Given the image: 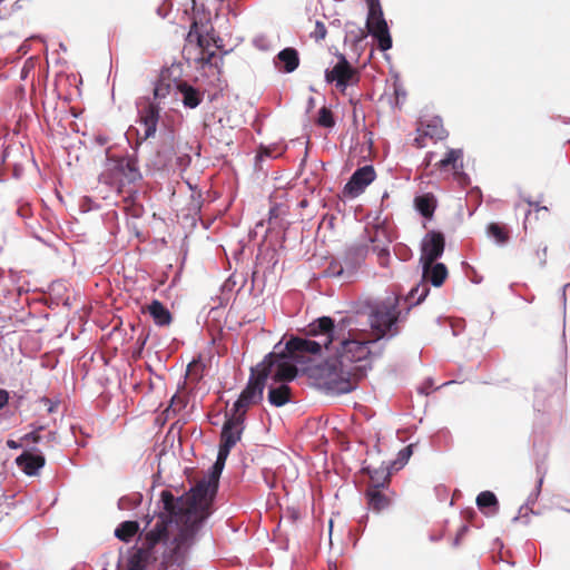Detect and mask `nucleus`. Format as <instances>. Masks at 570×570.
Segmentation results:
<instances>
[{
  "mask_svg": "<svg viewBox=\"0 0 570 570\" xmlns=\"http://www.w3.org/2000/svg\"><path fill=\"white\" fill-rule=\"evenodd\" d=\"M356 313V322L347 326L343 335L337 337L330 352L320 365H312L305 370V375L312 384L328 396L347 394L357 389L358 382L366 377L372 370L371 360L379 358L385 347V343L379 334L365 337V328L361 317L364 313Z\"/></svg>",
  "mask_w": 570,
  "mask_h": 570,
  "instance_id": "1",
  "label": "nucleus"
},
{
  "mask_svg": "<svg viewBox=\"0 0 570 570\" xmlns=\"http://www.w3.org/2000/svg\"><path fill=\"white\" fill-rule=\"evenodd\" d=\"M219 484L203 478L194 487L189 494L175 497L169 490H161L157 502L158 519L175 522L170 528L178 537L183 546L193 547L196 535L205 521L213 513V503L217 495Z\"/></svg>",
  "mask_w": 570,
  "mask_h": 570,
  "instance_id": "2",
  "label": "nucleus"
},
{
  "mask_svg": "<svg viewBox=\"0 0 570 570\" xmlns=\"http://www.w3.org/2000/svg\"><path fill=\"white\" fill-rule=\"evenodd\" d=\"M338 318L321 316L308 324L305 335L292 336L285 344L283 354L299 361L302 373L312 365H320L330 352L333 344L347 326L355 324L356 313H340Z\"/></svg>",
  "mask_w": 570,
  "mask_h": 570,
  "instance_id": "3",
  "label": "nucleus"
},
{
  "mask_svg": "<svg viewBox=\"0 0 570 570\" xmlns=\"http://www.w3.org/2000/svg\"><path fill=\"white\" fill-rule=\"evenodd\" d=\"M175 527L170 520L165 521L163 517L157 519L154 527L139 539L140 543L132 547L126 570H147L159 557V570H184L191 547L183 546L179 537L170 530Z\"/></svg>",
  "mask_w": 570,
  "mask_h": 570,
  "instance_id": "4",
  "label": "nucleus"
},
{
  "mask_svg": "<svg viewBox=\"0 0 570 570\" xmlns=\"http://www.w3.org/2000/svg\"><path fill=\"white\" fill-rule=\"evenodd\" d=\"M416 297L417 295L406 299V296L402 298L392 293L384 299L367 304L364 312L365 324L370 325L374 334H379L380 340H392L400 334L399 323L406 318Z\"/></svg>",
  "mask_w": 570,
  "mask_h": 570,
  "instance_id": "5",
  "label": "nucleus"
},
{
  "mask_svg": "<svg viewBox=\"0 0 570 570\" xmlns=\"http://www.w3.org/2000/svg\"><path fill=\"white\" fill-rule=\"evenodd\" d=\"M299 361H295L282 352H269L263 358V366L268 370L267 401L275 407L292 402L289 383L302 373Z\"/></svg>",
  "mask_w": 570,
  "mask_h": 570,
  "instance_id": "6",
  "label": "nucleus"
},
{
  "mask_svg": "<svg viewBox=\"0 0 570 570\" xmlns=\"http://www.w3.org/2000/svg\"><path fill=\"white\" fill-rule=\"evenodd\" d=\"M136 108L137 121L145 127L144 135L140 137L138 129L131 126L126 132V137L127 140H129L130 135L135 134L137 136L136 142L130 145V147L138 150L142 141L155 137L160 119V107L159 102H156L150 97L145 96L136 100ZM128 142L130 144V141Z\"/></svg>",
  "mask_w": 570,
  "mask_h": 570,
  "instance_id": "7",
  "label": "nucleus"
},
{
  "mask_svg": "<svg viewBox=\"0 0 570 570\" xmlns=\"http://www.w3.org/2000/svg\"><path fill=\"white\" fill-rule=\"evenodd\" d=\"M202 28L203 29L200 30L197 20H193L186 37L188 42H196L197 48L200 49L199 56L195 58V61L199 63L202 68L214 67L218 72H220V67L223 66V57H217L214 51H206V49L209 47V41L205 38V36L213 40V43L217 49L223 47V40L219 37L214 36L213 27L208 28L207 26H202Z\"/></svg>",
  "mask_w": 570,
  "mask_h": 570,
  "instance_id": "8",
  "label": "nucleus"
},
{
  "mask_svg": "<svg viewBox=\"0 0 570 570\" xmlns=\"http://www.w3.org/2000/svg\"><path fill=\"white\" fill-rule=\"evenodd\" d=\"M268 381V370L263 366V361L257 364L256 371L252 373L246 386L243 389L232 410L237 413H245L250 405L258 404L263 400L264 390Z\"/></svg>",
  "mask_w": 570,
  "mask_h": 570,
  "instance_id": "9",
  "label": "nucleus"
},
{
  "mask_svg": "<svg viewBox=\"0 0 570 570\" xmlns=\"http://www.w3.org/2000/svg\"><path fill=\"white\" fill-rule=\"evenodd\" d=\"M422 268V279L415 286H413L406 295L407 298L416 299L413 305L421 304L430 293V286L441 287L446 279L449 272L445 264L438 261L434 262H420Z\"/></svg>",
  "mask_w": 570,
  "mask_h": 570,
  "instance_id": "10",
  "label": "nucleus"
},
{
  "mask_svg": "<svg viewBox=\"0 0 570 570\" xmlns=\"http://www.w3.org/2000/svg\"><path fill=\"white\" fill-rule=\"evenodd\" d=\"M367 6V27L372 38L376 41L377 48L385 52L393 46L387 21L380 0H365Z\"/></svg>",
  "mask_w": 570,
  "mask_h": 570,
  "instance_id": "11",
  "label": "nucleus"
},
{
  "mask_svg": "<svg viewBox=\"0 0 570 570\" xmlns=\"http://www.w3.org/2000/svg\"><path fill=\"white\" fill-rule=\"evenodd\" d=\"M368 254L366 244L350 246L343 256V263L332 262L328 266L330 274L335 277L351 278Z\"/></svg>",
  "mask_w": 570,
  "mask_h": 570,
  "instance_id": "12",
  "label": "nucleus"
},
{
  "mask_svg": "<svg viewBox=\"0 0 570 570\" xmlns=\"http://www.w3.org/2000/svg\"><path fill=\"white\" fill-rule=\"evenodd\" d=\"M376 173L373 165L358 167L348 178L343 187V195L346 198L358 197L366 187L375 179Z\"/></svg>",
  "mask_w": 570,
  "mask_h": 570,
  "instance_id": "13",
  "label": "nucleus"
},
{
  "mask_svg": "<svg viewBox=\"0 0 570 570\" xmlns=\"http://www.w3.org/2000/svg\"><path fill=\"white\" fill-rule=\"evenodd\" d=\"M245 413H237L233 410L226 413L225 422L220 431V444L232 449L237 444L245 429Z\"/></svg>",
  "mask_w": 570,
  "mask_h": 570,
  "instance_id": "14",
  "label": "nucleus"
},
{
  "mask_svg": "<svg viewBox=\"0 0 570 570\" xmlns=\"http://www.w3.org/2000/svg\"><path fill=\"white\" fill-rule=\"evenodd\" d=\"M445 248V236L440 230H430L421 242L420 262H434L442 257Z\"/></svg>",
  "mask_w": 570,
  "mask_h": 570,
  "instance_id": "15",
  "label": "nucleus"
},
{
  "mask_svg": "<svg viewBox=\"0 0 570 570\" xmlns=\"http://www.w3.org/2000/svg\"><path fill=\"white\" fill-rule=\"evenodd\" d=\"M16 464L26 475L35 476L45 466L46 458L38 446L31 445L16 458Z\"/></svg>",
  "mask_w": 570,
  "mask_h": 570,
  "instance_id": "16",
  "label": "nucleus"
},
{
  "mask_svg": "<svg viewBox=\"0 0 570 570\" xmlns=\"http://www.w3.org/2000/svg\"><path fill=\"white\" fill-rule=\"evenodd\" d=\"M132 150L134 154L131 155L109 158V160L114 163V169L118 171L128 184H136L142 179V174L138 166V150Z\"/></svg>",
  "mask_w": 570,
  "mask_h": 570,
  "instance_id": "17",
  "label": "nucleus"
},
{
  "mask_svg": "<svg viewBox=\"0 0 570 570\" xmlns=\"http://www.w3.org/2000/svg\"><path fill=\"white\" fill-rule=\"evenodd\" d=\"M542 463H543V461L541 463L537 461V473H538L539 478H538L535 488L528 495L524 504H522L520 507L519 513H518V515H515L512 519V522H517L522 519L524 524H529V522H530L529 513H534L533 510L530 508V505H533L538 501V498L541 493V488L543 484V479H544L546 472L542 470Z\"/></svg>",
  "mask_w": 570,
  "mask_h": 570,
  "instance_id": "18",
  "label": "nucleus"
},
{
  "mask_svg": "<svg viewBox=\"0 0 570 570\" xmlns=\"http://www.w3.org/2000/svg\"><path fill=\"white\" fill-rule=\"evenodd\" d=\"M361 472L368 476L370 484L367 489H376V488H386L389 489L392 469L384 464V462L379 468H373L371 465H363Z\"/></svg>",
  "mask_w": 570,
  "mask_h": 570,
  "instance_id": "19",
  "label": "nucleus"
},
{
  "mask_svg": "<svg viewBox=\"0 0 570 570\" xmlns=\"http://www.w3.org/2000/svg\"><path fill=\"white\" fill-rule=\"evenodd\" d=\"M274 65L281 72L291 73L299 66V53L295 48L286 47L275 56Z\"/></svg>",
  "mask_w": 570,
  "mask_h": 570,
  "instance_id": "20",
  "label": "nucleus"
},
{
  "mask_svg": "<svg viewBox=\"0 0 570 570\" xmlns=\"http://www.w3.org/2000/svg\"><path fill=\"white\" fill-rule=\"evenodd\" d=\"M177 90L181 95V102L185 108L195 109L204 99V92L187 81H179Z\"/></svg>",
  "mask_w": 570,
  "mask_h": 570,
  "instance_id": "21",
  "label": "nucleus"
},
{
  "mask_svg": "<svg viewBox=\"0 0 570 570\" xmlns=\"http://www.w3.org/2000/svg\"><path fill=\"white\" fill-rule=\"evenodd\" d=\"M413 204L424 219L431 220L438 207V199L432 193H423L414 197Z\"/></svg>",
  "mask_w": 570,
  "mask_h": 570,
  "instance_id": "22",
  "label": "nucleus"
},
{
  "mask_svg": "<svg viewBox=\"0 0 570 570\" xmlns=\"http://www.w3.org/2000/svg\"><path fill=\"white\" fill-rule=\"evenodd\" d=\"M475 503L478 509L485 517L497 515L500 509V503L495 493L490 490L480 492L475 499Z\"/></svg>",
  "mask_w": 570,
  "mask_h": 570,
  "instance_id": "23",
  "label": "nucleus"
},
{
  "mask_svg": "<svg viewBox=\"0 0 570 570\" xmlns=\"http://www.w3.org/2000/svg\"><path fill=\"white\" fill-rule=\"evenodd\" d=\"M383 489L384 488L366 489L364 492L367 508L374 513H381L391 505L390 498L382 492Z\"/></svg>",
  "mask_w": 570,
  "mask_h": 570,
  "instance_id": "24",
  "label": "nucleus"
},
{
  "mask_svg": "<svg viewBox=\"0 0 570 570\" xmlns=\"http://www.w3.org/2000/svg\"><path fill=\"white\" fill-rule=\"evenodd\" d=\"M142 312H147L157 326H167L173 320L169 309L158 299H153Z\"/></svg>",
  "mask_w": 570,
  "mask_h": 570,
  "instance_id": "25",
  "label": "nucleus"
},
{
  "mask_svg": "<svg viewBox=\"0 0 570 570\" xmlns=\"http://www.w3.org/2000/svg\"><path fill=\"white\" fill-rule=\"evenodd\" d=\"M173 139L170 136L169 140H163L157 149L155 163L159 168L168 167L176 155Z\"/></svg>",
  "mask_w": 570,
  "mask_h": 570,
  "instance_id": "26",
  "label": "nucleus"
},
{
  "mask_svg": "<svg viewBox=\"0 0 570 570\" xmlns=\"http://www.w3.org/2000/svg\"><path fill=\"white\" fill-rule=\"evenodd\" d=\"M140 531V523L137 520H126L120 522L115 529V537L122 542H130Z\"/></svg>",
  "mask_w": 570,
  "mask_h": 570,
  "instance_id": "27",
  "label": "nucleus"
},
{
  "mask_svg": "<svg viewBox=\"0 0 570 570\" xmlns=\"http://www.w3.org/2000/svg\"><path fill=\"white\" fill-rule=\"evenodd\" d=\"M487 235L494 240L498 246H504L510 239V230L500 223H490L487 226Z\"/></svg>",
  "mask_w": 570,
  "mask_h": 570,
  "instance_id": "28",
  "label": "nucleus"
},
{
  "mask_svg": "<svg viewBox=\"0 0 570 570\" xmlns=\"http://www.w3.org/2000/svg\"><path fill=\"white\" fill-rule=\"evenodd\" d=\"M425 128L426 130L424 131V135L429 136L430 138L442 140L448 137V131L443 127V120L439 116H435L432 119H430L425 124Z\"/></svg>",
  "mask_w": 570,
  "mask_h": 570,
  "instance_id": "29",
  "label": "nucleus"
},
{
  "mask_svg": "<svg viewBox=\"0 0 570 570\" xmlns=\"http://www.w3.org/2000/svg\"><path fill=\"white\" fill-rule=\"evenodd\" d=\"M463 157V150L460 148H451L448 150V153L444 155V157L439 160L436 166L439 169H445L448 167H451L453 170L460 166V163H462Z\"/></svg>",
  "mask_w": 570,
  "mask_h": 570,
  "instance_id": "30",
  "label": "nucleus"
},
{
  "mask_svg": "<svg viewBox=\"0 0 570 570\" xmlns=\"http://www.w3.org/2000/svg\"><path fill=\"white\" fill-rule=\"evenodd\" d=\"M315 122L317 126L327 128V129H332L336 125L334 114L331 110V108L327 106H323L318 109Z\"/></svg>",
  "mask_w": 570,
  "mask_h": 570,
  "instance_id": "31",
  "label": "nucleus"
},
{
  "mask_svg": "<svg viewBox=\"0 0 570 570\" xmlns=\"http://www.w3.org/2000/svg\"><path fill=\"white\" fill-rule=\"evenodd\" d=\"M142 502V494L139 492H134L127 495H122L118 500V508L120 510H132L140 505Z\"/></svg>",
  "mask_w": 570,
  "mask_h": 570,
  "instance_id": "32",
  "label": "nucleus"
},
{
  "mask_svg": "<svg viewBox=\"0 0 570 570\" xmlns=\"http://www.w3.org/2000/svg\"><path fill=\"white\" fill-rule=\"evenodd\" d=\"M412 454L413 444H409L399 451L396 459L390 462L389 466L392 469V471L402 469L407 463Z\"/></svg>",
  "mask_w": 570,
  "mask_h": 570,
  "instance_id": "33",
  "label": "nucleus"
},
{
  "mask_svg": "<svg viewBox=\"0 0 570 570\" xmlns=\"http://www.w3.org/2000/svg\"><path fill=\"white\" fill-rule=\"evenodd\" d=\"M256 259L266 263L267 268L273 271L279 261V255L275 247H267L264 252L258 253Z\"/></svg>",
  "mask_w": 570,
  "mask_h": 570,
  "instance_id": "34",
  "label": "nucleus"
},
{
  "mask_svg": "<svg viewBox=\"0 0 570 570\" xmlns=\"http://www.w3.org/2000/svg\"><path fill=\"white\" fill-rule=\"evenodd\" d=\"M453 177L463 188L471 185L470 176L463 170V163H460V166L453 170Z\"/></svg>",
  "mask_w": 570,
  "mask_h": 570,
  "instance_id": "35",
  "label": "nucleus"
},
{
  "mask_svg": "<svg viewBox=\"0 0 570 570\" xmlns=\"http://www.w3.org/2000/svg\"><path fill=\"white\" fill-rule=\"evenodd\" d=\"M169 88L170 86L167 85V83H164L163 81H157L154 86V90H153V95L154 97L151 98L154 101L157 102V100H161L164 99L168 94H169Z\"/></svg>",
  "mask_w": 570,
  "mask_h": 570,
  "instance_id": "36",
  "label": "nucleus"
},
{
  "mask_svg": "<svg viewBox=\"0 0 570 570\" xmlns=\"http://www.w3.org/2000/svg\"><path fill=\"white\" fill-rule=\"evenodd\" d=\"M223 471H224V466L220 465L219 463L214 462L210 465V468L208 469L207 474L204 478L219 484V479H220Z\"/></svg>",
  "mask_w": 570,
  "mask_h": 570,
  "instance_id": "37",
  "label": "nucleus"
},
{
  "mask_svg": "<svg viewBox=\"0 0 570 570\" xmlns=\"http://www.w3.org/2000/svg\"><path fill=\"white\" fill-rule=\"evenodd\" d=\"M394 254L402 262H406L412 257L411 248L404 244H397L394 247Z\"/></svg>",
  "mask_w": 570,
  "mask_h": 570,
  "instance_id": "38",
  "label": "nucleus"
},
{
  "mask_svg": "<svg viewBox=\"0 0 570 570\" xmlns=\"http://www.w3.org/2000/svg\"><path fill=\"white\" fill-rule=\"evenodd\" d=\"M42 443L46 448H55L60 443L57 431H48L42 435Z\"/></svg>",
  "mask_w": 570,
  "mask_h": 570,
  "instance_id": "39",
  "label": "nucleus"
},
{
  "mask_svg": "<svg viewBox=\"0 0 570 570\" xmlns=\"http://www.w3.org/2000/svg\"><path fill=\"white\" fill-rule=\"evenodd\" d=\"M373 250L377 252V257L380 261L381 266L386 267L390 262V249L387 246L377 247L374 246Z\"/></svg>",
  "mask_w": 570,
  "mask_h": 570,
  "instance_id": "40",
  "label": "nucleus"
},
{
  "mask_svg": "<svg viewBox=\"0 0 570 570\" xmlns=\"http://www.w3.org/2000/svg\"><path fill=\"white\" fill-rule=\"evenodd\" d=\"M343 81L347 82L348 86L356 85L360 81V76L356 71V69L352 66L348 67V71H345V73L342 76Z\"/></svg>",
  "mask_w": 570,
  "mask_h": 570,
  "instance_id": "41",
  "label": "nucleus"
},
{
  "mask_svg": "<svg viewBox=\"0 0 570 570\" xmlns=\"http://www.w3.org/2000/svg\"><path fill=\"white\" fill-rule=\"evenodd\" d=\"M271 157V151L267 148H262L255 156V169L262 171L264 160Z\"/></svg>",
  "mask_w": 570,
  "mask_h": 570,
  "instance_id": "42",
  "label": "nucleus"
},
{
  "mask_svg": "<svg viewBox=\"0 0 570 570\" xmlns=\"http://www.w3.org/2000/svg\"><path fill=\"white\" fill-rule=\"evenodd\" d=\"M230 450H232V448L223 445V444L219 443L218 452H217V456H216L215 462L219 463L220 465H223L225 468L226 460H227V458H228V455L230 453Z\"/></svg>",
  "mask_w": 570,
  "mask_h": 570,
  "instance_id": "43",
  "label": "nucleus"
},
{
  "mask_svg": "<svg viewBox=\"0 0 570 570\" xmlns=\"http://www.w3.org/2000/svg\"><path fill=\"white\" fill-rule=\"evenodd\" d=\"M79 207L82 213H88L98 209L99 205L92 198L85 196L81 198Z\"/></svg>",
  "mask_w": 570,
  "mask_h": 570,
  "instance_id": "44",
  "label": "nucleus"
},
{
  "mask_svg": "<svg viewBox=\"0 0 570 570\" xmlns=\"http://www.w3.org/2000/svg\"><path fill=\"white\" fill-rule=\"evenodd\" d=\"M21 442L32 443V445L37 446L38 443L42 442V434L30 431L21 436Z\"/></svg>",
  "mask_w": 570,
  "mask_h": 570,
  "instance_id": "45",
  "label": "nucleus"
},
{
  "mask_svg": "<svg viewBox=\"0 0 570 570\" xmlns=\"http://www.w3.org/2000/svg\"><path fill=\"white\" fill-rule=\"evenodd\" d=\"M326 27L325 24L322 22V21H316L315 23V30L313 31L312 33V37L318 41V40H323L325 37H326Z\"/></svg>",
  "mask_w": 570,
  "mask_h": 570,
  "instance_id": "46",
  "label": "nucleus"
},
{
  "mask_svg": "<svg viewBox=\"0 0 570 570\" xmlns=\"http://www.w3.org/2000/svg\"><path fill=\"white\" fill-rule=\"evenodd\" d=\"M128 213L131 217L134 218H141L144 213H145V208L142 205L140 204H132L129 208H128Z\"/></svg>",
  "mask_w": 570,
  "mask_h": 570,
  "instance_id": "47",
  "label": "nucleus"
},
{
  "mask_svg": "<svg viewBox=\"0 0 570 570\" xmlns=\"http://www.w3.org/2000/svg\"><path fill=\"white\" fill-rule=\"evenodd\" d=\"M570 287V283L566 284L563 287H562V291H561V301H562V307H563V327L566 326V304H567V294H566V291L567 288ZM562 340H563V343L566 342V332L563 331L562 333Z\"/></svg>",
  "mask_w": 570,
  "mask_h": 570,
  "instance_id": "48",
  "label": "nucleus"
},
{
  "mask_svg": "<svg viewBox=\"0 0 570 570\" xmlns=\"http://www.w3.org/2000/svg\"><path fill=\"white\" fill-rule=\"evenodd\" d=\"M10 392L4 389H0V411L9 404Z\"/></svg>",
  "mask_w": 570,
  "mask_h": 570,
  "instance_id": "49",
  "label": "nucleus"
},
{
  "mask_svg": "<svg viewBox=\"0 0 570 570\" xmlns=\"http://www.w3.org/2000/svg\"><path fill=\"white\" fill-rule=\"evenodd\" d=\"M40 402L47 405L48 413H53L58 406V402H53L52 400H50L47 396H42L40 399Z\"/></svg>",
  "mask_w": 570,
  "mask_h": 570,
  "instance_id": "50",
  "label": "nucleus"
},
{
  "mask_svg": "<svg viewBox=\"0 0 570 570\" xmlns=\"http://www.w3.org/2000/svg\"><path fill=\"white\" fill-rule=\"evenodd\" d=\"M366 29L367 31L363 30L362 28H358V32L357 35H355L354 37V42L355 45L362 42L363 40H365L368 36L372 37V35L370 33V28L366 26Z\"/></svg>",
  "mask_w": 570,
  "mask_h": 570,
  "instance_id": "51",
  "label": "nucleus"
},
{
  "mask_svg": "<svg viewBox=\"0 0 570 570\" xmlns=\"http://www.w3.org/2000/svg\"><path fill=\"white\" fill-rule=\"evenodd\" d=\"M345 71H348V67H342L340 65H335L331 72L334 73L338 79L342 78V76L345 73Z\"/></svg>",
  "mask_w": 570,
  "mask_h": 570,
  "instance_id": "52",
  "label": "nucleus"
},
{
  "mask_svg": "<svg viewBox=\"0 0 570 570\" xmlns=\"http://www.w3.org/2000/svg\"><path fill=\"white\" fill-rule=\"evenodd\" d=\"M148 337L149 335L145 334L144 331L138 335L136 344L138 345L139 351H141L145 347Z\"/></svg>",
  "mask_w": 570,
  "mask_h": 570,
  "instance_id": "53",
  "label": "nucleus"
},
{
  "mask_svg": "<svg viewBox=\"0 0 570 570\" xmlns=\"http://www.w3.org/2000/svg\"><path fill=\"white\" fill-rule=\"evenodd\" d=\"M433 386V380L431 377L426 379L424 382V386L419 389L421 394L428 395L430 393V389Z\"/></svg>",
  "mask_w": 570,
  "mask_h": 570,
  "instance_id": "54",
  "label": "nucleus"
},
{
  "mask_svg": "<svg viewBox=\"0 0 570 570\" xmlns=\"http://www.w3.org/2000/svg\"><path fill=\"white\" fill-rule=\"evenodd\" d=\"M12 150L10 148H4L0 156V164L4 166H9L8 159L11 155Z\"/></svg>",
  "mask_w": 570,
  "mask_h": 570,
  "instance_id": "55",
  "label": "nucleus"
},
{
  "mask_svg": "<svg viewBox=\"0 0 570 570\" xmlns=\"http://www.w3.org/2000/svg\"><path fill=\"white\" fill-rule=\"evenodd\" d=\"M547 250H548V247H547V246H544V247H542L541 249H538V250H537V256H538V258L540 259V265H541L542 267L546 265Z\"/></svg>",
  "mask_w": 570,
  "mask_h": 570,
  "instance_id": "56",
  "label": "nucleus"
},
{
  "mask_svg": "<svg viewBox=\"0 0 570 570\" xmlns=\"http://www.w3.org/2000/svg\"><path fill=\"white\" fill-rule=\"evenodd\" d=\"M451 327H452L453 336H459L462 333V331L464 330L465 325H464L463 321H460V323L458 325L452 324Z\"/></svg>",
  "mask_w": 570,
  "mask_h": 570,
  "instance_id": "57",
  "label": "nucleus"
},
{
  "mask_svg": "<svg viewBox=\"0 0 570 570\" xmlns=\"http://www.w3.org/2000/svg\"><path fill=\"white\" fill-rule=\"evenodd\" d=\"M23 445V442H21V439L19 441L9 439L7 440V446L11 450H18L21 449Z\"/></svg>",
  "mask_w": 570,
  "mask_h": 570,
  "instance_id": "58",
  "label": "nucleus"
},
{
  "mask_svg": "<svg viewBox=\"0 0 570 570\" xmlns=\"http://www.w3.org/2000/svg\"><path fill=\"white\" fill-rule=\"evenodd\" d=\"M17 51L20 56H24L30 51V45L28 43V39L19 46Z\"/></svg>",
  "mask_w": 570,
  "mask_h": 570,
  "instance_id": "59",
  "label": "nucleus"
},
{
  "mask_svg": "<svg viewBox=\"0 0 570 570\" xmlns=\"http://www.w3.org/2000/svg\"><path fill=\"white\" fill-rule=\"evenodd\" d=\"M23 173V167L17 163H13L12 164V176L14 178H20V176L22 175Z\"/></svg>",
  "mask_w": 570,
  "mask_h": 570,
  "instance_id": "60",
  "label": "nucleus"
},
{
  "mask_svg": "<svg viewBox=\"0 0 570 570\" xmlns=\"http://www.w3.org/2000/svg\"><path fill=\"white\" fill-rule=\"evenodd\" d=\"M337 62L336 65H340L342 67H352L351 62L347 60V58L345 57V55L343 53H337Z\"/></svg>",
  "mask_w": 570,
  "mask_h": 570,
  "instance_id": "61",
  "label": "nucleus"
},
{
  "mask_svg": "<svg viewBox=\"0 0 570 570\" xmlns=\"http://www.w3.org/2000/svg\"><path fill=\"white\" fill-rule=\"evenodd\" d=\"M177 163L180 167L188 166L190 164V156L187 154H184L181 156L177 157Z\"/></svg>",
  "mask_w": 570,
  "mask_h": 570,
  "instance_id": "62",
  "label": "nucleus"
},
{
  "mask_svg": "<svg viewBox=\"0 0 570 570\" xmlns=\"http://www.w3.org/2000/svg\"><path fill=\"white\" fill-rule=\"evenodd\" d=\"M324 78L327 83H335V81L338 79L334 73L331 72V69H326L324 71Z\"/></svg>",
  "mask_w": 570,
  "mask_h": 570,
  "instance_id": "63",
  "label": "nucleus"
},
{
  "mask_svg": "<svg viewBox=\"0 0 570 570\" xmlns=\"http://www.w3.org/2000/svg\"><path fill=\"white\" fill-rule=\"evenodd\" d=\"M29 428L31 429V431H36V433H39V434H41V432L46 430V425L40 424L38 422L30 423Z\"/></svg>",
  "mask_w": 570,
  "mask_h": 570,
  "instance_id": "64",
  "label": "nucleus"
}]
</instances>
